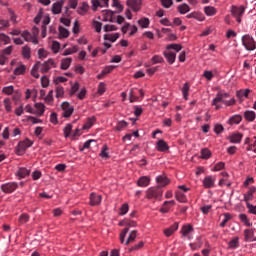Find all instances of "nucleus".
I'll return each instance as SVG.
<instances>
[{
    "mask_svg": "<svg viewBox=\"0 0 256 256\" xmlns=\"http://www.w3.org/2000/svg\"><path fill=\"white\" fill-rule=\"evenodd\" d=\"M53 67H57V64H55V61L53 59H48L44 63H41L40 61L36 62V64L33 66L31 70L32 77H35V79H39V73L37 71H41V73H49Z\"/></svg>",
    "mask_w": 256,
    "mask_h": 256,
    "instance_id": "nucleus-1",
    "label": "nucleus"
},
{
    "mask_svg": "<svg viewBox=\"0 0 256 256\" xmlns=\"http://www.w3.org/2000/svg\"><path fill=\"white\" fill-rule=\"evenodd\" d=\"M166 49L167 50L164 51V57L167 59L170 65H173V63H175V59L177 58L176 53H179V51L183 49V46H181V44H169L166 46ZM171 49L176 51V53L172 52Z\"/></svg>",
    "mask_w": 256,
    "mask_h": 256,
    "instance_id": "nucleus-2",
    "label": "nucleus"
},
{
    "mask_svg": "<svg viewBox=\"0 0 256 256\" xmlns=\"http://www.w3.org/2000/svg\"><path fill=\"white\" fill-rule=\"evenodd\" d=\"M33 146V141H31L29 138H26L23 141H20L18 145L16 146V155H25V151L29 149V147Z\"/></svg>",
    "mask_w": 256,
    "mask_h": 256,
    "instance_id": "nucleus-3",
    "label": "nucleus"
},
{
    "mask_svg": "<svg viewBox=\"0 0 256 256\" xmlns=\"http://www.w3.org/2000/svg\"><path fill=\"white\" fill-rule=\"evenodd\" d=\"M229 97V93L227 92H218L216 94V97L212 100L211 105L213 107H215L216 111H219V109H221V105H219V103H223V101H225V99H227Z\"/></svg>",
    "mask_w": 256,
    "mask_h": 256,
    "instance_id": "nucleus-4",
    "label": "nucleus"
},
{
    "mask_svg": "<svg viewBox=\"0 0 256 256\" xmlns=\"http://www.w3.org/2000/svg\"><path fill=\"white\" fill-rule=\"evenodd\" d=\"M242 45L247 51H255L256 49L255 39H253L249 34L242 36Z\"/></svg>",
    "mask_w": 256,
    "mask_h": 256,
    "instance_id": "nucleus-5",
    "label": "nucleus"
},
{
    "mask_svg": "<svg viewBox=\"0 0 256 256\" xmlns=\"http://www.w3.org/2000/svg\"><path fill=\"white\" fill-rule=\"evenodd\" d=\"M125 228L120 232V243H125V237H127V233H129L130 227H137V222L133 220H126Z\"/></svg>",
    "mask_w": 256,
    "mask_h": 256,
    "instance_id": "nucleus-6",
    "label": "nucleus"
},
{
    "mask_svg": "<svg viewBox=\"0 0 256 256\" xmlns=\"http://www.w3.org/2000/svg\"><path fill=\"white\" fill-rule=\"evenodd\" d=\"M146 197L147 199H160V197H163V190L161 188H149L146 191Z\"/></svg>",
    "mask_w": 256,
    "mask_h": 256,
    "instance_id": "nucleus-7",
    "label": "nucleus"
},
{
    "mask_svg": "<svg viewBox=\"0 0 256 256\" xmlns=\"http://www.w3.org/2000/svg\"><path fill=\"white\" fill-rule=\"evenodd\" d=\"M62 117H65V119H69L71 115H73V112L75 111V108L69 102H63L62 105Z\"/></svg>",
    "mask_w": 256,
    "mask_h": 256,
    "instance_id": "nucleus-8",
    "label": "nucleus"
},
{
    "mask_svg": "<svg viewBox=\"0 0 256 256\" xmlns=\"http://www.w3.org/2000/svg\"><path fill=\"white\" fill-rule=\"evenodd\" d=\"M18 187L19 184H17L16 182H8L1 186V190L3 191V193L9 194L17 191Z\"/></svg>",
    "mask_w": 256,
    "mask_h": 256,
    "instance_id": "nucleus-9",
    "label": "nucleus"
},
{
    "mask_svg": "<svg viewBox=\"0 0 256 256\" xmlns=\"http://www.w3.org/2000/svg\"><path fill=\"white\" fill-rule=\"evenodd\" d=\"M254 193H256V187L252 186L249 188V190L244 194V199L243 201L246 202V206L249 207V205H251V203H249L250 201H253L254 199Z\"/></svg>",
    "mask_w": 256,
    "mask_h": 256,
    "instance_id": "nucleus-10",
    "label": "nucleus"
},
{
    "mask_svg": "<svg viewBox=\"0 0 256 256\" xmlns=\"http://www.w3.org/2000/svg\"><path fill=\"white\" fill-rule=\"evenodd\" d=\"M101 201H103V198L101 195H98L97 193L95 192H92L90 194V205L91 207H95L97 205H101Z\"/></svg>",
    "mask_w": 256,
    "mask_h": 256,
    "instance_id": "nucleus-11",
    "label": "nucleus"
},
{
    "mask_svg": "<svg viewBox=\"0 0 256 256\" xmlns=\"http://www.w3.org/2000/svg\"><path fill=\"white\" fill-rule=\"evenodd\" d=\"M231 13L233 17H243L245 14V8L243 6L237 7L233 5L231 6Z\"/></svg>",
    "mask_w": 256,
    "mask_h": 256,
    "instance_id": "nucleus-12",
    "label": "nucleus"
},
{
    "mask_svg": "<svg viewBox=\"0 0 256 256\" xmlns=\"http://www.w3.org/2000/svg\"><path fill=\"white\" fill-rule=\"evenodd\" d=\"M203 187H205V189H211L215 187V178L213 176H206L203 179Z\"/></svg>",
    "mask_w": 256,
    "mask_h": 256,
    "instance_id": "nucleus-13",
    "label": "nucleus"
},
{
    "mask_svg": "<svg viewBox=\"0 0 256 256\" xmlns=\"http://www.w3.org/2000/svg\"><path fill=\"white\" fill-rule=\"evenodd\" d=\"M65 1L63 0H60L58 2H55L53 5H52V13L54 15H59V13H61V9H63V5H64Z\"/></svg>",
    "mask_w": 256,
    "mask_h": 256,
    "instance_id": "nucleus-14",
    "label": "nucleus"
},
{
    "mask_svg": "<svg viewBox=\"0 0 256 256\" xmlns=\"http://www.w3.org/2000/svg\"><path fill=\"white\" fill-rule=\"evenodd\" d=\"M139 89L137 88H132L129 91V101L130 103H135V101H139Z\"/></svg>",
    "mask_w": 256,
    "mask_h": 256,
    "instance_id": "nucleus-15",
    "label": "nucleus"
},
{
    "mask_svg": "<svg viewBox=\"0 0 256 256\" xmlns=\"http://www.w3.org/2000/svg\"><path fill=\"white\" fill-rule=\"evenodd\" d=\"M244 119H245V121H247L248 123H253V121H255V119H256V113H255V111L246 110V111L244 112Z\"/></svg>",
    "mask_w": 256,
    "mask_h": 256,
    "instance_id": "nucleus-16",
    "label": "nucleus"
},
{
    "mask_svg": "<svg viewBox=\"0 0 256 256\" xmlns=\"http://www.w3.org/2000/svg\"><path fill=\"white\" fill-rule=\"evenodd\" d=\"M179 229V223L175 222L173 225H171L169 228L164 229V235L166 237H171L175 231Z\"/></svg>",
    "mask_w": 256,
    "mask_h": 256,
    "instance_id": "nucleus-17",
    "label": "nucleus"
},
{
    "mask_svg": "<svg viewBox=\"0 0 256 256\" xmlns=\"http://www.w3.org/2000/svg\"><path fill=\"white\" fill-rule=\"evenodd\" d=\"M243 134L240 132L233 133L229 136L230 143H241Z\"/></svg>",
    "mask_w": 256,
    "mask_h": 256,
    "instance_id": "nucleus-18",
    "label": "nucleus"
},
{
    "mask_svg": "<svg viewBox=\"0 0 256 256\" xmlns=\"http://www.w3.org/2000/svg\"><path fill=\"white\" fill-rule=\"evenodd\" d=\"M149 183H151L149 176H142L137 181L138 187H149Z\"/></svg>",
    "mask_w": 256,
    "mask_h": 256,
    "instance_id": "nucleus-19",
    "label": "nucleus"
},
{
    "mask_svg": "<svg viewBox=\"0 0 256 256\" xmlns=\"http://www.w3.org/2000/svg\"><path fill=\"white\" fill-rule=\"evenodd\" d=\"M243 121V116L240 114H235L231 116L228 120L229 125H239Z\"/></svg>",
    "mask_w": 256,
    "mask_h": 256,
    "instance_id": "nucleus-20",
    "label": "nucleus"
},
{
    "mask_svg": "<svg viewBox=\"0 0 256 256\" xmlns=\"http://www.w3.org/2000/svg\"><path fill=\"white\" fill-rule=\"evenodd\" d=\"M156 147L157 150L160 151L161 153L169 151V145H167V142H165V140H158Z\"/></svg>",
    "mask_w": 256,
    "mask_h": 256,
    "instance_id": "nucleus-21",
    "label": "nucleus"
},
{
    "mask_svg": "<svg viewBox=\"0 0 256 256\" xmlns=\"http://www.w3.org/2000/svg\"><path fill=\"white\" fill-rule=\"evenodd\" d=\"M177 11L178 13H180V15H185L186 13H189L191 11V7H189L187 3H183L178 5Z\"/></svg>",
    "mask_w": 256,
    "mask_h": 256,
    "instance_id": "nucleus-22",
    "label": "nucleus"
},
{
    "mask_svg": "<svg viewBox=\"0 0 256 256\" xmlns=\"http://www.w3.org/2000/svg\"><path fill=\"white\" fill-rule=\"evenodd\" d=\"M34 107L35 109H37V111H35V115H38V117L43 116V114L45 113V104L36 103Z\"/></svg>",
    "mask_w": 256,
    "mask_h": 256,
    "instance_id": "nucleus-23",
    "label": "nucleus"
},
{
    "mask_svg": "<svg viewBox=\"0 0 256 256\" xmlns=\"http://www.w3.org/2000/svg\"><path fill=\"white\" fill-rule=\"evenodd\" d=\"M135 239H137V230H132L129 233L127 240H124V245H129L130 243H134Z\"/></svg>",
    "mask_w": 256,
    "mask_h": 256,
    "instance_id": "nucleus-24",
    "label": "nucleus"
},
{
    "mask_svg": "<svg viewBox=\"0 0 256 256\" xmlns=\"http://www.w3.org/2000/svg\"><path fill=\"white\" fill-rule=\"evenodd\" d=\"M72 61H73V59H71V58L62 59L60 69H62L63 71H67V68L71 67Z\"/></svg>",
    "mask_w": 256,
    "mask_h": 256,
    "instance_id": "nucleus-25",
    "label": "nucleus"
},
{
    "mask_svg": "<svg viewBox=\"0 0 256 256\" xmlns=\"http://www.w3.org/2000/svg\"><path fill=\"white\" fill-rule=\"evenodd\" d=\"M31 170L27 169V168H19L17 175L18 177H20V179H25V177H28V175H30Z\"/></svg>",
    "mask_w": 256,
    "mask_h": 256,
    "instance_id": "nucleus-26",
    "label": "nucleus"
},
{
    "mask_svg": "<svg viewBox=\"0 0 256 256\" xmlns=\"http://www.w3.org/2000/svg\"><path fill=\"white\" fill-rule=\"evenodd\" d=\"M103 21L105 22L110 21V23H113V11L111 10L104 11Z\"/></svg>",
    "mask_w": 256,
    "mask_h": 256,
    "instance_id": "nucleus-27",
    "label": "nucleus"
},
{
    "mask_svg": "<svg viewBox=\"0 0 256 256\" xmlns=\"http://www.w3.org/2000/svg\"><path fill=\"white\" fill-rule=\"evenodd\" d=\"M156 181H157V183H159V185L161 187H165V186L169 185V179L165 176H158L156 178Z\"/></svg>",
    "mask_w": 256,
    "mask_h": 256,
    "instance_id": "nucleus-28",
    "label": "nucleus"
},
{
    "mask_svg": "<svg viewBox=\"0 0 256 256\" xmlns=\"http://www.w3.org/2000/svg\"><path fill=\"white\" fill-rule=\"evenodd\" d=\"M175 199H177L179 201V203H187V196H185V194H183V192L177 191L175 193Z\"/></svg>",
    "mask_w": 256,
    "mask_h": 256,
    "instance_id": "nucleus-29",
    "label": "nucleus"
},
{
    "mask_svg": "<svg viewBox=\"0 0 256 256\" xmlns=\"http://www.w3.org/2000/svg\"><path fill=\"white\" fill-rule=\"evenodd\" d=\"M3 103L7 113H11V111H13V104L11 102V99L5 98Z\"/></svg>",
    "mask_w": 256,
    "mask_h": 256,
    "instance_id": "nucleus-30",
    "label": "nucleus"
},
{
    "mask_svg": "<svg viewBox=\"0 0 256 256\" xmlns=\"http://www.w3.org/2000/svg\"><path fill=\"white\" fill-rule=\"evenodd\" d=\"M25 71H27V67L24 64H21L15 68L14 75H24Z\"/></svg>",
    "mask_w": 256,
    "mask_h": 256,
    "instance_id": "nucleus-31",
    "label": "nucleus"
},
{
    "mask_svg": "<svg viewBox=\"0 0 256 256\" xmlns=\"http://www.w3.org/2000/svg\"><path fill=\"white\" fill-rule=\"evenodd\" d=\"M22 56L24 59H31V48L29 46L22 47Z\"/></svg>",
    "mask_w": 256,
    "mask_h": 256,
    "instance_id": "nucleus-32",
    "label": "nucleus"
},
{
    "mask_svg": "<svg viewBox=\"0 0 256 256\" xmlns=\"http://www.w3.org/2000/svg\"><path fill=\"white\" fill-rule=\"evenodd\" d=\"M59 35L60 39H67V37H69V30H67L63 26H59Z\"/></svg>",
    "mask_w": 256,
    "mask_h": 256,
    "instance_id": "nucleus-33",
    "label": "nucleus"
},
{
    "mask_svg": "<svg viewBox=\"0 0 256 256\" xmlns=\"http://www.w3.org/2000/svg\"><path fill=\"white\" fill-rule=\"evenodd\" d=\"M204 13L208 15V17H211L217 13V10H215V7L212 6H206L204 8Z\"/></svg>",
    "mask_w": 256,
    "mask_h": 256,
    "instance_id": "nucleus-34",
    "label": "nucleus"
},
{
    "mask_svg": "<svg viewBox=\"0 0 256 256\" xmlns=\"http://www.w3.org/2000/svg\"><path fill=\"white\" fill-rule=\"evenodd\" d=\"M229 249H237L239 247V237L233 238L229 243H228Z\"/></svg>",
    "mask_w": 256,
    "mask_h": 256,
    "instance_id": "nucleus-35",
    "label": "nucleus"
},
{
    "mask_svg": "<svg viewBox=\"0 0 256 256\" xmlns=\"http://www.w3.org/2000/svg\"><path fill=\"white\" fill-rule=\"evenodd\" d=\"M128 125L129 123H127L125 120L119 121L115 127V131H123V129H125Z\"/></svg>",
    "mask_w": 256,
    "mask_h": 256,
    "instance_id": "nucleus-36",
    "label": "nucleus"
},
{
    "mask_svg": "<svg viewBox=\"0 0 256 256\" xmlns=\"http://www.w3.org/2000/svg\"><path fill=\"white\" fill-rule=\"evenodd\" d=\"M29 222V215L24 213V214H21L18 218V223L19 225H25V223H28Z\"/></svg>",
    "mask_w": 256,
    "mask_h": 256,
    "instance_id": "nucleus-37",
    "label": "nucleus"
},
{
    "mask_svg": "<svg viewBox=\"0 0 256 256\" xmlns=\"http://www.w3.org/2000/svg\"><path fill=\"white\" fill-rule=\"evenodd\" d=\"M119 38V33H115L113 35H104V40L105 41H111L112 43H115V41H117Z\"/></svg>",
    "mask_w": 256,
    "mask_h": 256,
    "instance_id": "nucleus-38",
    "label": "nucleus"
},
{
    "mask_svg": "<svg viewBox=\"0 0 256 256\" xmlns=\"http://www.w3.org/2000/svg\"><path fill=\"white\" fill-rule=\"evenodd\" d=\"M239 219L242 223H244V225H246V227H251V225H253L250 221L249 218L247 217L246 214H240L239 215Z\"/></svg>",
    "mask_w": 256,
    "mask_h": 256,
    "instance_id": "nucleus-39",
    "label": "nucleus"
},
{
    "mask_svg": "<svg viewBox=\"0 0 256 256\" xmlns=\"http://www.w3.org/2000/svg\"><path fill=\"white\" fill-rule=\"evenodd\" d=\"M149 18H142L140 20H138V25H140V27H142V29H147V27H149Z\"/></svg>",
    "mask_w": 256,
    "mask_h": 256,
    "instance_id": "nucleus-40",
    "label": "nucleus"
},
{
    "mask_svg": "<svg viewBox=\"0 0 256 256\" xmlns=\"http://www.w3.org/2000/svg\"><path fill=\"white\" fill-rule=\"evenodd\" d=\"M200 153L202 159H209L211 157V150L209 148H203Z\"/></svg>",
    "mask_w": 256,
    "mask_h": 256,
    "instance_id": "nucleus-41",
    "label": "nucleus"
},
{
    "mask_svg": "<svg viewBox=\"0 0 256 256\" xmlns=\"http://www.w3.org/2000/svg\"><path fill=\"white\" fill-rule=\"evenodd\" d=\"M95 117L88 118L87 122L84 124L83 129H91L95 124Z\"/></svg>",
    "mask_w": 256,
    "mask_h": 256,
    "instance_id": "nucleus-42",
    "label": "nucleus"
},
{
    "mask_svg": "<svg viewBox=\"0 0 256 256\" xmlns=\"http://www.w3.org/2000/svg\"><path fill=\"white\" fill-rule=\"evenodd\" d=\"M145 245L144 241H140L138 244H135L131 248H129V252L132 253V251H139V249H143Z\"/></svg>",
    "mask_w": 256,
    "mask_h": 256,
    "instance_id": "nucleus-43",
    "label": "nucleus"
},
{
    "mask_svg": "<svg viewBox=\"0 0 256 256\" xmlns=\"http://www.w3.org/2000/svg\"><path fill=\"white\" fill-rule=\"evenodd\" d=\"M246 241H253L254 232L252 229H246L244 231Z\"/></svg>",
    "mask_w": 256,
    "mask_h": 256,
    "instance_id": "nucleus-44",
    "label": "nucleus"
},
{
    "mask_svg": "<svg viewBox=\"0 0 256 256\" xmlns=\"http://www.w3.org/2000/svg\"><path fill=\"white\" fill-rule=\"evenodd\" d=\"M192 231H193V226L186 225V226H183V228L181 230V233L185 237V236L189 235V233L192 232Z\"/></svg>",
    "mask_w": 256,
    "mask_h": 256,
    "instance_id": "nucleus-45",
    "label": "nucleus"
},
{
    "mask_svg": "<svg viewBox=\"0 0 256 256\" xmlns=\"http://www.w3.org/2000/svg\"><path fill=\"white\" fill-rule=\"evenodd\" d=\"M15 91V88L13 86H6L2 89V93H4V95H13Z\"/></svg>",
    "mask_w": 256,
    "mask_h": 256,
    "instance_id": "nucleus-46",
    "label": "nucleus"
},
{
    "mask_svg": "<svg viewBox=\"0 0 256 256\" xmlns=\"http://www.w3.org/2000/svg\"><path fill=\"white\" fill-rule=\"evenodd\" d=\"M249 93H251L250 89H244L237 92V97H245L246 99L249 97Z\"/></svg>",
    "mask_w": 256,
    "mask_h": 256,
    "instance_id": "nucleus-47",
    "label": "nucleus"
},
{
    "mask_svg": "<svg viewBox=\"0 0 256 256\" xmlns=\"http://www.w3.org/2000/svg\"><path fill=\"white\" fill-rule=\"evenodd\" d=\"M0 41H2L5 45H9V43H11V38L7 36L5 33H1Z\"/></svg>",
    "mask_w": 256,
    "mask_h": 256,
    "instance_id": "nucleus-48",
    "label": "nucleus"
},
{
    "mask_svg": "<svg viewBox=\"0 0 256 256\" xmlns=\"http://www.w3.org/2000/svg\"><path fill=\"white\" fill-rule=\"evenodd\" d=\"M229 221H231V214L225 213V214H224V219H223V221L220 223V227H225V226L227 225V223H229Z\"/></svg>",
    "mask_w": 256,
    "mask_h": 256,
    "instance_id": "nucleus-49",
    "label": "nucleus"
},
{
    "mask_svg": "<svg viewBox=\"0 0 256 256\" xmlns=\"http://www.w3.org/2000/svg\"><path fill=\"white\" fill-rule=\"evenodd\" d=\"M73 130V125L71 124H67L65 127H64V137H69L71 135V131Z\"/></svg>",
    "mask_w": 256,
    "mask_h": 256,
    "instance_id": "nucleus-50",
    "label": "nucleus"
},
{
    "mask_svg": "<svg viewBox=\"0 0 256 256\" xmlns=\"http://www.w3.org/2000/svg\"><path fill=\"white\" fill-rule=\"evenodd\" d=\"M14 113L17 117H21V115H23V113H25V108H23V104H21L19 107H17L14 110Z\"/></svg>",
    "mask_w": 256,
    "mask_h": 256,
    "instance_id": "nucleus-51",
    "label": "nucleus"
},
{
    "mask_svg": "<svg viewBox=\"0 0 256 256\" xmlns=\"http://www.w3.org/2000/svg\"><path fill=\"white\" fill-rule=\"evenodd\" d=\"M109 148H107V146H104L100 152V157H102V159H109V153H107Z\"/></svg>",
    "mask_w": 256,
    "mask_h": 256,
    "instance_id": "nucleus-52",
    "label": "nucleus"
},
{
    "mask_svg": "<svg viewBox=\"0 0 256 256\" xmlns=\"http://www.w3.org/2000/svg\"><path fill=\"white\" fill-rule=\"evenodd\" d=\"M93 27L96 31V33H101V27H103V24L99 21H93Z\"/></svg>",
    "mask_w": 256,
    "mask_h": 256,
    "instance_id": "nucleus-53",
    "label": "nucleus"
},
{
    "mask_svg": "<svg viewBox=\"0 0 256 256\" xmlns=\"http://www.w3.org/2000/svg\"><path fill=\"white\" fill-rule=\"evenodd\" d=\"M128 212H129V204H123L120 208L119 215H127Z\"/></svg>",
    "mask_w": 256,
    "mask_h": 256,
    "instance_id": "nucleus-54",
    "label": "nucleus"
},
{
    "mask_svg": "<svg viewBox=\"0 0 256 256\" xmlns=\"http://www.w3.org/2000/svg\"><path fill=\"white\" fill-rule=\"evenodd\" d=\"M88 9H89V5H87L86 3H83L80 9L78 10L79 15H85Z\"/></svg>",
    "mask_w": 256,
    "mask_h": 256,
    "instance_id": "nucleus-55",
    "label": "nucleus"
},
{
    "mask_svg": "<svg viewBox=\"0 0 256 256\" xmlns=\"http://www.w3.org/2000/svg\"><path fill=\"white\" fill-rule=\"evenodd\" d=\"M112 7H116V9H118V11H123V5H121V2H119V0H112Z\"/></svg>",
    "mask_w": 256,
    "mask_h": 256,
    "instance_id": "nucleus-56",
    "label": "nucleus"
},
{
    "mask_svg": "<svg viewBox=\"0 0 256 256\" xmlns=\"http://www.w3.org/2000/svg\"><path fill=\"white\" fill-rule=\"evenodd\" d=\"M21 37H23L25 41H31V39H33V36L31 35V33H29V31H24L23 33H21Z\"/></svg>",
    "mask_w": 256,
    "mask_h": 256,
    "instance_id": "nucleus-57",
    "label": "nucleus"
},
{
    "mask_svg": "<svg viewBox=\"0 0 256 256\" xmlns=\"http://www.w3.org/2000/svg\"><path fill=\"white\" fill-rule=\"evenodd\" d=\"M63 95H65V90L63 89V87L61 86H57L56 87V97H63Z\"/></svg>",
    "mask_w": 256,
    "mask_h": 256,
    "instance_id": "nucleus-58",
    "label": "nucleus"
},
{
    "mask_svg": "<svg viewBox=\"0 0 256 256\" xmlns=\"http://www.w3.org/2000/svg\"><path fill=\"white\" fill-rule=\"evenodd\" d=\"M50 123H52L53 125H57V123H59V120L57 119V113H55V112L51 113Z\"/></svg>",
    "mask_w": 256,
    "mask_h": 256,
    "instance_id": "nucleus-59",
    "label": "nucleus"
},
{
    "mask_svg": "<svg viewBox=\"0 0 256 256\" xmlns=\"http://www.w3.org/2000/svg\"><path fill=\"white\" fill-rule=\"evenodd\" d=\"M104 31L109 33V31H117V27L115 25L106 24L104 25Z\"/></svg>",
    "mask_w": 256,
    "mask_h": 256,
    "instance_id": "nucleus-60",
    "label": "nucleus"
},
{
    "mask_svg": "<svg viewBox=\"0 0 256 256\" xmlns=\"http://www.w3.org/2000/svg\"><path fill=\"white\" fill-rule=\"evenodd\" d=\"M223 130H224V128H223V125H221V124H216L214 126V133H216V135L223 133Z\"/></svg>",
    "mask_w": 256,
    "mask_h": 256,
    "instance_id": "nucleus-61",
    "label": "nucleus"
},
{
    "mask_svg": "<svg viewBox=\"0 0 256 256\" xmlns=\"http://www.w3.org/2000/svg\"><path fill=\"white\" fill-rule=\"evenodd\" d=\"M161 4L165 9H169L173 5V0H161Z\"/></svg>",
    "mask_w": 256,
    "mask_h": 256,
    "instance_id": "nucleus-62",
    "label": "nucleus"
},
{
    "mask_svg": "<svg viewBox=\"0 0 256 256\" xmlns=\"http://www.w3.org/2000/svg\"><path fill=\"white\" fill-rule=\"evenodd\" d=\"M169 202H164L161 209H160V213H169Z\"/></svg>",
    "mask_w": 256,
    "mask_h": 256,
    "instance_id": "nucleus-63",
    "label": "nucleus"
},
{
    "mask_svg": "<svg viewBox=\"0 0 256 256\" xmlns=\"http://www.w3.org/2000/svg\"><path fill=\"white\" fill-rule=\"evenodd\" d=\"M182 93L185 99H187V96L189 95V84L185 83L182 88Z\"/></svg>",
    "mask_w": 256,
    "mask_h": 256,
    "instance_id": "nucleus-64",
    "label": "nucleus"
}]
</instances>
